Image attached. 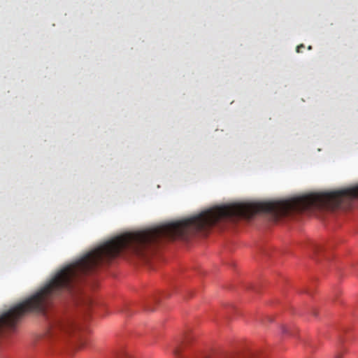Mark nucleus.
Instances as JSON below:
<instances>
[{
    "instance_id": "6",
    "label": "nucleus",
    "mask_w": 358,
    "mask_h": 358,
    "mask_svg": "<svg viewBox=\"0 0 358 358\" xmlns=\"http://www.w3.org/2000/svg\"><path fill=\"white\" fill-rule=\"evenodd\" d=\"M84 345H85L84 343H83V341H80L79 348H83L84 346Z\"/></svg>"
},
{
    "instance_id": "10",
    "label": "nucleus",
    "mask_w": 358,
    "mask_h": 358,
    "mask_svg": "<svg viewBox=\"0 0 358 358\" xmlns=\"http://www.w3.org/2000/svg\"><path fill=\"white\" fill-rule=\"evenodd\" d=\"M357 198H358V185H357Z\"/></svg>"
},
{
    "instance_id": "4",
    "label": "nucleus",
    "mask_w": 358,
    "mask_h": 358,
    "mask_svg": "<svg viewBox=\"0 0 358 358\" xmlns=\"http://www.w3.org/2000/svg\"><path fill=\"white\" fill-rule=\"evenodd\" d=\"M305 48L304 45L303 44H301L299 45H298L296 47V52H302V49H303Z\"/></svg>"
},
{
    "instance_id": "2",
    "label": "nucleus",
    "mask_w": 358,
    "mask_h": 358,
    "mask_svg": "<svg viewBox=\"0 0 358 358\" xmlns=\"http://www.w3.org/2000/svg\"><path fill=\"white\" fill-rule=\"evenodd\" d=\"M181 348H182V345H179V346L176 347L173 349V352L176 357H179L180 351H181Z\"/></svg>"
},
{
    "instance_id": "5",
    "label": "nucleus",
    "mask_w": 358,
    "mask_h": 358,
    "mask_svg": "<svg viewBox=\"0 0 358 358\" xmlns=\"http://www.w3.org/2000/svg\"><path fill=\"white\" fill-rule=\"evenodd\" d=\"M119 358H132V357L127 354H124V355H121Z\"/></svg>"
},
{
    "instance_id": "1",
    "label": "nucleus",
    "mask_w": 358,
    "mask_h": 358,
    "mask_svg": "<svg viewBox=\"0 0 358 358\" xmlns=\"http://www.w3.org/2000/svg\"><path fill=\"white\" fill-rule=\"evenodd\" d=\"M310 249L313 252H317L318 251H320L321 250V247H320V245H319L316 243H312L310 246Z\"/></svg>"
},
{
    "instance_id": "9",
    "label": "nucleus",
    "mask_w": 358,
    "mask_h": 358,
    "mask_svg": "<svg viewBox=\"0 0 358 358\" xmlns=\"http://www.w3.org/2000/svg\"><path fill=\"white\" fill-rule=\"evenodd\" d=\"M336 358H340V355H337Z\"/></svg>"
},
{
    "instance_id": "7",
    "label": "nucleus",
    "mask_w": 358,
    "mask_h": 358,
    "mask_svg": "<svg viewBox=\"0 0 358 358\" xmlns=\"http://www.w3.org/2000/svg\"><path fill=\"white\" fill-rule=\"evenodd\" d=\"M147 310H148V311H151V310H152V308H147Z\"/></svg>"
},
{
    "instance_id": "3",
    "label": "nucleus",
    "mask_w": 358,
    "mask_h": 358,
    "mask_svg": "<svg viewBox=\"0 0 358 358\" xmlns=\"http://www.w3.org/2000/svg\"><path fill=\"white\" fill-rule=\"evenodd\" d=\"M282 334H290V335H293L292 333L289 331V329H288L287 327H285V326H282Z\"/></svg>"
},
{
    "instance_id": "8",
    "label": "nucleus",
    "mask_w": 358,
    "mask_h": 358,
    "mask_svg": "<svg viewBox=\"0 0 358 358\" xmlns=\"http://www.w3.org/2000/svg\"><path fill=\"white\" fill-rule=\"evenodd\" d=\"M311 48H311V46H310H310H308V49H309V50H310Z\"/></svg>"
}]
</instances>
